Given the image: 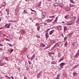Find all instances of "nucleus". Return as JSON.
I'll return each mask as SVG.
<instances>
[{"label":"nucleus","instance_id":"aec40b11","mask_svg":"<svg viewBox=\"0 0 79 79\" xmlns=\"http://www.w3.org/2000/svg\"><path fill=\"white\" fill-rule=\"evenodd\" d=\"M64 60V58H63V57H62L60 58V60L59 61V62H60V61H62V60Z\"/></svg>","mask_w":79,"mask_h":79},{"label":"nucleus","instance_id":"052dcab7","mask_svg":"<svg viewBox=\"0 0 79 79\" xmlns=\"http://www.w3.org/2000/svg\"><path fill=\"white\" fill-rule=\"evenodd\" d=\"M63 37H64V36L63 35V34H62Z\"/></svg>","mask_w":79,"mask_h":79},{"label":"nucleus","instance_id":"e433bc0d","mask_svg":"<svg viewBox=\"0 0 79 79\" xmlns=\"http://www.w3.org/2000/svg\"><path fill=\"white\" fill-rule=\"evenodd\" d=\"M0 35H3V33L1 31H0ZM0 37H2V35H0Z\"/></svg>","mask_w":79,"mask_h":79},{"label":"nucleus","instance_id":"8fccbe9b","mask_svg":"<svg viewBox=\"0 0 79 79\" xmlns=\"http://www.w3.org/2000/svg\"><path fill=\"white\" fill-rule=\"evenodd\" d=\"M28 63H29V64H31V62H30L29 60L28 61Z\"/></svg>","mask_w":79,"mask_h":79},{"label":"nucleus","instance_id":"9d476101","mask_svg":"<svg viewBox=\"0 0 79 79\" xmlns=\"http://www.w3.org/2000/svg\"><path fill=\"white\" fill-rule=\"evenodd\" d=\"M45 36L46 39H48L49 37L48 33H46L45 34Z\"/></svg>","mask_w":79,"mask_h":79},{"label":"nucleus","instance_id":"37998d69","mask_svg":"<svg viewBox=\"0 0 79 79\" xmlns=\"http://www.w3.org/2000/svg\"><path fill=\"white\" fill-rule=\"evenodd\" d=\"M36 37L37 38H40V36L38 35H36Z\"/></svg>","mask_w":79,"mask_h":79},{"label":"nucleus","instance_id":"49530a36","mask_svg":"<svg viewBox=\"0 0 79 79\" xmlns=\"http://www.w3.org/2000/svg\"><path fill=\"white\" fill-rule=\"evenodd\" d=\"M71 58H73V55H71Z\"/></svg>","mask_w":79,"mask_h":79},{"label":"nucleus","instance_id":"f03ea898","mask_svg":"<svg viewBox=\"0 0 79 79\" xmlns=\"http://www.w3.org/2000/svg\"><path fill=\"white\" fill-rule=\"evenodd\" d=\"M72 45L75 46V47H77L78 46V44L77 42H73L72 44Z\"/></svg>","mask_w":79,"mask_h":79},{"label":"nucleus","instance_id":"bb28decb","mask_svg":"<svg viewBox=\"0 0 79 79\" xmlns=\"http://www.w3.org/2000/svg\"><path fill=\"white\" fill-rule=\"evenodd\" d=\"M79 51H78V52H77V54L75 56H79Z\"/></svg>","mask_w":79,"mask_h":79},{"label":"nucleus","instance_id":"864d4df0","mask_svg":"<svg viewBox=\"0 0 79 79\" xmlns=\"http://www.w3.org/2000/svg\"><path fill=\"white\" fill-rule=\"evenodd\" d=\"M8 79H10L11 78H10V77H7Z\"/></svg>","mask_w":79,"mask_h":79},{"label":"nucleus","instance_id":"a18cd8bd","mask_svg":"<svg viewBox=\"0 0 79 79\" xmlns=\"http://www.w3.org/2000/svg\"><path fill=\"white\" fill-rule=\"evenodd\" d=\"M3 46V44H0V47H2Z\"/></svg>","mask_w":79,"mask_h":79},{"label":"nucleus","instance_id":"72a5a7b5","mask_svg":"<svg viewBox=\"0 0 79 79\" xmlns=\"http://www.w3.org/2000/svg\"><path fill=\"white\" fill-rule=\"evenodd\" d=\"M40 26H38V27L37 28V29L38 30V31H39V30H40Z\"/></svg>","mask_w":79,"mask_h":79},{"label":"nucleus","instance_id":"69168bd1","mask_svg":"<svg viewBox=\"0 0 79 79\" xmlns=\"http://www.w3.org/2000/svg\"><path fill=\"white\" fill-rule=\"evenodd\" d=\"M62 23H64V22H62Z\"/></svg>","mask_w":79,"mask_h":79},{"label":"nucleus","instance_id":"f8f14e48","mask_svg":"<svg viewBox=\"0 0 79 79\" xmlns=\"http://www.w3.org/2000/svg\"><path fill=\"white\" fill-rule=\"evenodd\" d=\"M71 10V9L70 8L68 7L65 9V10L66 11H69Z\"/></svg>","mask_w":79,"mask_h":79},{"label":"nucleus","instance_id":"cd10ccee","mask_svg":"<svg viewBox=\"0 0 79 79\" xmlns=\"http://www.w3.org/2000/svg\"><path fill=\"white\" fill-rule=\"evenodd\" d=\"M13 50L11 49L9 51V52L10 53H12V52H13Z\"/></svg>","mask_w":79,"mask_h":79},{"label":"nucleus","instance_id":"0eeeda50","mask_svg":"<svg viewBox=\"0 0 79 79\" xmlns=\"http://www.w3.org/2000/svg\"><path fill=\"white\" fill-rule=\"evenodd\" d=\"M4 63H3L2 62V61L1 60H0V66H3L4 65Z\"/></svg>","mask_w":79,"mask_h":79},{"label":"nucleus","instance_id":"39448f33","mask_svg":"<svg viewBox=\"0 0 79 79\" xmlns=\"http://www.w3.org/2000/svg\"><path fill=\"white\" fill-rule=\"evenodd\" d=\"M53 20V19H48L46 20V22H47V23H51V22H52V21Z\"/></svg>","mask_w":79,"mask_h":79},{"label":"nucleus","instance_id":"bf43d9fd","mask_svg":"<svg viewBox=\"0 0 79 79\" xmlns=\"http://www.w3.org/2000/svg\"><path fill=\"white\" fill-rule=\"evenodd\" d=\"M2 50V48H0V50Z\"/></svg>","mask_w":79,"mask_h":79},{"label":"nucleus","instance_id":"dca6fc26","mask_svg":"<svg viewBox=\"0 0 79 79\" xmlns=\"http://www.w3.org/2000/svg\"><path fill=\"white\" fill-rule=\"evenodd\" d=\"M70 2H71L72 3H73V4H75V2H74V1L73 0H70Z\"/></svg>","mask_w":79,"mask_h":79},{"label":"nucleus","instance_id":"4d7b16f0","mask_svg":"<svg viewBox=\"0 0 79 79\" xmlns=\"http://www.w3.org/2000/svg\"><path fill=\"white\" fill-rule=\"evenodd\" d=\"M7 15H9V13H8V12H7Z\"/></svg>","mask_w":79,"mask_h":79},{"label":"nucleus","instance_id":"5701e85b","mask_svg":"<svg viewBox=\"0 0 79 79\" xmlns=\"http://www.w3.org/2000/svg\"><path fill=\"white\" fill-rule=\"evenodd\" d=\"M57 44H58V43H56V44H55L54 46L52 47V48H55V47L57 45Z\"/></svg>","mask_w":79,"mask_h":79},{"label":"nucleus","instance_id":"4be33fe9","mask_svg":"<svg viewBox=\"0 0 79 79\" xmlns=\"http://www.w3.org/2000/svg\"><path fill=\"white\" fill-rule=\"evenodd\" d=\"M23 11H24V12H23L24 14H27V11H26V10H24Z\"/></svg>","mask_w":79,"mask_h":79},{"label":"nucleus","instance_id":"338daca9","mask_svg":"<svg viewBox=\"0 0 79 79\" xmlns=\"http://www.w3.org/2000/svg\"><path fill=\"white\" fill-rule=\"evenodd\" d=\"M57 47H59V45H58L57 46Z\"/></svg>","mask_w":79,"mask_h":79},{"label":"nucleus","instance_id":"09e8293b","mask_svg":"<svg viewBox=\"0 0 79 79\" xmlns=\"http://www.w3.org/2000/svg\"><path fill=\"white\" fill-rule=\"evenodd\" d=\"M10 78H11L12 79H14V78L13 77V76H11L10 77Z\"/></svg>","mask_w":79,"mask_h":79},{"label":"nucleus","instance_id":"412c9836","mask_svg":"<svg viewBox=\"0 0 79 79\" xmlns=\"http://www.w3.org/2000/svg\"><path fill=\"white\" fill-rule=\"evenodd\" d=\"M50 42H51V43H52V44H55V41L52 40L51 41H50Z\"/></svg>","mask_w":79,"mask_h":79},{"label":"nucleus","instance_id":"e2e57ef3","mask_svg":"<svg viewBox=\"0 0 79 79\" xmlns=\"http://www.w3.org/2000/svg\"><path fill=\"white\" fill-rule=\"evenodd\" d=\"M13 22H16V21H13Z\"/></svg>","mask_w":79,"mask_h":79},{"label":"nucleus","instance_id":"f3484780","mask_svg":"<svg viewBox=\"0 0 79 79\" xmlns=\"http://www.w3.org/2000/svg\"><path fill=\"white\" fill-rule=\"evenodd\" d=\"M59 6L60 8H63V4L62 3H60L59 4Z\"/></svg>","mask_w":79,"mask_h":79},{"label":"nucleus","instance_id":"a211bd4d","mask_svg":"<svg viewBox=\"0 0 79 79\" xmlns=\"http://www.w3.org/2000/svg\"><path fill=\"white\" fill-rule=\"evenodd\" d=\"M51 64H56V62L55 61H52L51 63Z\"/></svg>","mask_w":79,"mask_h":79},{"label":"nucleus","instance_id":"7ed1b4c3","mask_svg":"<svg viewBox=\"0 0 79 79\" xmlns=\"http://www.w3.org/2000/svg\"><path fill=\"white\" fill-rule=\"evenodd\" d=\"M76 17H73L71 18V19L72 21H74L76 20Z\"/></svg>","mask_w":79,"mask_h":79},{"label":"nucleus","instance_id":"a19ab883","mask_svg":"<svg viewBox=\"0 0 79 79\" xmlns=\"http://www.w3.org/2000/svg\"><path fill=\"white\" fill-rule=\"evenodd\" d=\"M6 41H8L9 42H10V40H9V39H6Z\"/></svg>","mask_w":79,"mask_h":79},{"label":"nucleus","instance_id":"680f3d73","mask_svg":"<svg viewBox=\"0 0 79 79\" xmlns=\"http://www.w3.org/2000/svg\"><path fill=\"white\" fill-rule=\"evenodd\" d=\"M64 45H65L66 47V43L64 44Z\"/></svg>","mask_w":79,"mask_h":79},{"label":"nucleus","instance_id":"1a4fd4ad","mask_svg":"<svg viewBox=\"0 0 79 79\" xmlns=\"http://www.w3.org/2000/svg\"><path fill=\"white\" fill-rule=\"evenodd\" d=\"M35 54H33V55L31 57V60H33V59H34V58H35Z\"/></svg>","mask_w":79,"mask_h":79},{"label":"nucleus","instance_id":"4468645a","mask_svg":"<svg viewBox=\"0 0 79 79\" xmlns=\"http://www.w3.org/2000/svg\"><path fill=\"white\" fill-rule=\"evenodd\" d=\"M40 46L41 47H45V44H40Z\"/></svg>","mask_w":79,"mask_h":79},{"label":"nucleus","instance_id":"0e129e2a","mask_svg":"<svg viewBox=\"0 0 79 79\" xmlns=\"http://www.w3.org/2000/svg\"><path fill=\"white\" fill-rule=\"evenodd\" d=\"M1 21H2V19L0 18V22Z\"/></svg>","mask_w":79,"mask_h":79},{"label":"nucleus","instance_id":"c85d7f7f","mask_svg":"<svg viewBox=\"0 0 79 79\" xmlns=\"http://www.w3.org/2000/svg\"><path fill=\"white\" fill-rule=\"evenodd\" d=\"M30 10H31V11H33V12H34L35 13H36V11H35V10H34L32 9H30Z\"/></svg>","mask_w":79,"mask_h":79},{"label":"nucleus","instance_id":"f704fd0d","mask_svg":"<svg viewBox=\"0 0 79 79\" xmlns=\"http://www.w3.org/2000/svg\"><path fill=\"white\" fill-rule=\"evenodd\" d=\"M50 29V28L48 29V30H47L46 31H45V32L46 33H47V32H48V31H49Z\"/></svg>","mask_w":79,"mask_h":79},{"label":"nucleus","instance_id":"4c0bfd02","mask_svg":"<svg viewBox=\"0 0 79 79\" xmlns=\"http://www.w3.org/2000/svg\"><path fill=\"white\" fill-rule=\"evenodd\" d=\"M63 75L64 76H65V77H67V74H63Z\"/></svg>","mask_w":79,"mask_h":79},{"label":"nucleus","instance_id":"de8ad7c7","mask_svg":"<svg viewBox=\"0 0 79 79\" xmlns=\"http://www.w3.org/2000/svg\"><path fill=\"white\" fill-rule=\"evenodd\" d=\"M8 45H10V46H11V45H11V44H8Z\"/></svg>","mask_w":79,"mask_h":79},{"label":"nucleus","instance_id":"58836bf2","mask_svg":"<svg viewBox=\"0 0 79 79\" xmlns=\"http://www.w3.org/2000/svg\"><path fill=\"white\" fill-rule=\"evenodd\" d=\"M66 39H67V37L66 36H65L64 38V40H66Z\"/></svg>","mask_w":79,"mask_h":79},{"label":"nucleus","instance_id":"3c124183","mask_svg":"<svg viewBox=\"0 0 79 79\" xmlns=\"http://www.w3.org/2000/svg\"><path fill=\"white\" fill-rule=\"evenodd\" d=\"M5 77H7V78H8V76L7 75H5Z\"/></svg>","mask_w":79,"mask_h":79},{"label":"nucleus","instance_id":"423d86ee","mask_svg":"<svg viewBox=\"0 0 79 79\" xmlns=\"http://www.w3.org/2000/svg\"><path fill=\"white\" fill-rule=\"evenodd\" d=\"M74 23V22H72L70 23H67L66 24V25L67 26H71V25H72Z\"/></svg>","mask_w":79,"mask_h":79},{"label":"nucleus","instance_id":"c03bdc74","mask_svg":"<svg viewBox=\"0 0 79 79\" xmlns=\"http://www.w3.org/2000/svg\"><path fill=\"white\" fill-rule=\"evenodd\" d=\"M41 4V2H40L39 3V6H40Z\"/></svg>","mask_w":79,"mask_h":79},{"label":"nucleus","instance_id":"f257e3e1","mask_svg":"<svg viewBox=\"0 0 79 79\" xmlns=\"http://www.w3.org/2000/svg\"><path fill=\"white\" fill-rule=\"evenodd\" d=\"M11 26V23H9L8 24H6L5 25V28L6 29H7L8 28H10V26Z\"/></svg>","mask_w":79,"mask_h":79},{"label":"nucleus","instance_id":"2f4dec72","mask_svg":"<svg viewBox=\"0 0 79 79\" xmlns=\"http://www.w3.org/2000/svg\"><path fill=\"white\" fill-rule=\"evenodd\" d=\"M54 6H58V3H55L54 4Z\"/></svg>","mask_w":79,"mask_h":79},{"label":"nucleus","instance_id":"13d9d810","mask_svg":"<svg viewBox=\"0 0 79 79\" xmlns=\"http://www.w3.org/2000/svg\"><path fill=\"white\" fill-rule=\"evenodd\" d=\"M9 22H13V21L10 20L9 21Z\"/></svg>","mask_w":79,"mask_h":79},{"label":"nucleus","instance_id":"6ab92c4d","mask_svg":"<svg viewBox=\"0 0 79 79\" xmlns=\"http://www.w3.org/2000/svg\"><path fill=\"white\" fill-rule=\"evenodd\" d=\"M58 18L57 17L56 18L55 20L53 22V23H56V22H57V20H58Z\"/></svg>","mask_w":79,"mask_h":79},{"label":"nucleus","instance_id":"6e6552de","mask_svg":"<svg viewBox=\"0 0 79 79\" xmlns=\"http://www.w3.org/2000/svg\"><path fill=\"white\" fill-rule=\"evenodd\" d=\"M41 75L42 74H41V73H40L38 74L37 75V77H38V78H40V77L41 76Z\"/></svg>","mask_w":79,"mask_h":79},{"label":"nucleus","instance_id":"5fc2aeb1","mask_svg":"<svg viewBox=\"0 0 79 79\" xmlns=\"http://www.w3.org/2000/svg\"><path fill=\"white\" fill-rule=\"evenodd\" d=\"M3 29V27H1L0 28V30Z\"/></svg>","mask_w":79,"mask_h":79},{"label":"nucleus","instance_id":"473e14b6","mask_svg":"<svg viewBox=\"0 0 79 79\" xmlns=\"http://www.w3.org/2000/svg\"><path fill=\"white\" fill-rule=\"evenodd\" d=\"M6 12H9V11H10V10H9V9H6Z\"/></svg>","mask_w":79,"mask_h":79},{"label":"nucleus","instance_id":"9b49d317","mask_svg":"<svg viewBox=\"0 0 79 79\" xmlns=\"http://www.w3.org/2000/svg\"><path fill=\"white\" fill-rule=\"evenodd\" d=\"M54 31H54V30H52L51 31L49 32V35H52V34L53 33V32H54Z\"/></svg>","mask_w":79,"mask_h":79},{"label":"nucleus","instance_id":"603ef678","mask_svg":"<svg viewBox=\"0 0 79 79\" xmlns=\"http://www.w3.org/2000/svg\"><path fill=\"white\" fill-rule=\"evenodd\" d=\"M78 20H79V19H78V20H77V23H79V22H78Z\"/></svg>","mask_w":79,"mask_h":79},{"label":"nucleus","instance_id":"c756f323","mask_svg":"<svg viewBox=\"0 0 79 79\" xmlns=\"http://www.w3.org/2000/svg\"><path fill=\"white\" fill-rule=\"evenodd\" d=\"M77 74V73H73V75L74 76H76Z\"/></svg>","mask_w":79,"mask_h":79},{"label":"nucleus","instance_id":"c9c22d12","mask_svg":"<svg viewBox=\"0 0 79 79\" xmlns=\"http://www.w3.org/2000/svg\"><path fill=\"white\" fill-rule=\"evenodd\" d=\"M66 30H67V27H64V31H66Z\"/></svg>","mask_w":79,"mask_h":79},{"label":"nucleus","instance_id":"20e7f679","mask_svg":"<svg viewBox=\"0 0 79 79\" xmlns=\"http://www.w3.org/2000/svg\"><path fill=\"white\" fill-rule=\"evenodd\" d=\"M65 63L62 62L60 64V67L61 68H62L63 67V66H64V65H65Z\"/></svg>","mask_w":79,"mask_h":79},{"label":"nucleus","instance_id":"ea45409f","mask_svg":"<svg viewBox=\"0 0 79 79\" xmlns=\"http://www.w3.org/2000/svg\"><path fill=\"white\" fill-rule=\"evenodd\" d=\"M61 29V27H59L58 28L59 30Z\"/></svg>","mask_w":79,"mask_h":79},{"label":"nucleus","instance_id":"393cba45","mask_svg":"<svg viewBox=\"0 0 79 79\" xmlns=\"http://www.w3.org/2000/svg\"><path fill=\"white\" fill-rule=\"evenodd\" d=\"M79 66V64L77 65V66H74L73 68V69H74L75 68H77V67Z\"/></svg>","mask_w":79,"mask_h":79},{"label":"nucleus","instance_id":"ddd939ff","mask_svg":"<svg viewBox=\"0 0 79 79\" xmlns=\"http://www.w3.org/2000/svg\"><path fill=\"white\" fill-rule=\"evenodd\" d=\"M75 5H74L72 4H70L69 6L70 7H75Z\"/></svg>","mask_w":79,"mask_h":79},{"label":"nucleus","instance_id":"774afa93","mask_svg":"<svg viewBox=\"0 0 79 79\" xmlns=\"http://www.w3.org/2000/svg\"><path fill=\"white\" fill-rule=\"evenodd\" d=\"M6 3V2H4V3Z\"/></svg>","mask_w":79,"mask_h":79},{"label":"nucleus","instance_id":"a878e982","mask_svg":"<svg viewBox=\"0 0 79 79\" xmlns=\"http://www.w3.org/2000/svg\"><path fill=\"white\" fill-rule=\"evenodd\" d=\"M55 18V16H50L49 17V18Z\"/></svg>","mask_w":79,"mask_h":79},{"label":"nucleus","instance_id":"6e6d98bb","mask_svg":"<svg viewBox=\"0 0 79 79\" xmlns=\"http://www.w3.org/2000/svg\"><path fill=\"white\" fill-rule=\"evenodd\" d=\"M6 6V5H3V6H2V7L3 6Z\"/></svg>","mask_w":79,"mask_h":79},{"label":"nucleus","instance_id":"b1692460","mask_svg":"<svg viewBox=\"0 0 79 79\" xmlns=\"http://www.w3.org/2000/svg\"><path fill=\"white\" fill-rule=\"evenodd\" d=\"M68 17H69V15H67L66 16H65L64 17V18H65V19H67V18H68Z\"/></svg>","mask_w":79,"mask_h":79},{"label":"nucleus","instance_id":"7c9ffc66","mask_svg":"<svg viewBox=\"0 0 79 79\" xmlns=\"http://www.w3.org/2000/svg\"><path fill=\"white\" fill-rule=\"evenodd\" d=\"M48 54L49 55H54V53L53 52H49Z\"/></svg>","mask_w":79,"mask_h":79},{"label":"nucleus","instance_id":"2eb2a0df","mask_svg":"<svg viewBox=\"0 0 79 79\" xmlns=\"http://www.w3.org/2000/svg\"><path fill=\"white\" fill-rule=\"evenodd\" d=\"M46 14V13L45 12H42V16H45Z\"/></svg>","mask_w":79,"mask_h":79},{"label":"nucleus","instance_id":"79ce46f5","mask_svg":"<svg viewBox=\"0 0 79 79\" xmlns=\"http://www.w3.org/2000/svg\"><path fill=\"white\" fill-rule=\"evenodd\" d=\"M24 79H28L27 77H24Z\"/></svg>","mask_w":79,"mask_h":79}]
</instances>
